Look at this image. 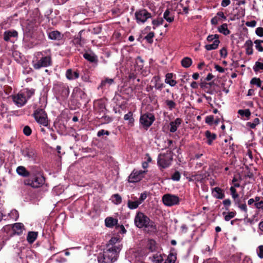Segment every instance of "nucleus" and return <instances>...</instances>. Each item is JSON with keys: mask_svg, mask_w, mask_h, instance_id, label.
Returning a JSON list of instances; mask_svg holds the SVG:
<instances>
[{"mask_svg": "<svg viewBox=\"0 0 263 263\" xmlns=\"http://www.w3.org/2000/svg\"><path fill=\"white\" fill-rule=\"evenodd\" d=\"M31 63L35 70L50 66L52 63L50 49L35 52L33 54Z\"/></svg>", "mask_w": 263, "mask_h": 263, "instance_id": "nucleus-1", "label": "nucleus"}, {"mask_svg": "<svg viewBox=\"0 0 263 263\" xmlns=\"http://www.w3.org/2000/svg\"><path fill=\"white\" fill-rule=\"evenodd\" d=\"M135 225L139 229H142L147 233H155L157 231V226L155 222L143 213L138 212L134 218Z\"/></svg>", "mask_w": 263, "mask_h": 263, "instance_id": "nucleus-2", "label": "nucleus"}, {"mask_svg": "<svg viewBox=\"0 0 263 263\" xmlns=\"http://www.w3.org/2000/svg\"><path fill=\"white\" fill-rule=\"evenodd\" d=\"M39 25L40 18L38 16L31 17L27 20L24 25H23V30L24 35L27 37H34Z\"/></svg>", "mask_w": 263, "mask_h": 263, "instance_id": "nucleus-3", "label": "nucleus"}, {"mask_svg": "<svg viewBox=\"0 0 263 263\" xmlns=\"http://www.w3.org/2000/svg\"><path fill=\"white\" fill-rule=\"evenodd\" d=\"M34 91L35 90L33 88L25 89L17 94L12 95V101L17 107H21L24 106L28 100L34 94Z\"/></svg>", "mask_w": 263, "mask_h": 263, "instance_id": "nucleus-4", "label": "nucleus"}, {"mask_svg": "<svg viewBox=\"0 0 263 263\" xmlns=\"http://www.w3.org/2000/svg\"><path fill=\"white\" fill-rule=\"evenodd\" d=\"M119 254V253L113 250L109 249L106 247V250L103 252V253L100 254L98 256V262L99 263H112L117 260Z\"/></svg>", "mask_w": 263, "mask_h": 263, "instance_id": "nucleus-5", "label": "nucleus"}, {"mask_svg": "<svg viewBox=\"0 0 263 263\" xmlns=\"http://www.w3.org/2000/svg\"><path fill=\"white\" fill-rule=\"evenodd\" d=\"M25 230L24 226L22 223L18 222L14 223L12 226L6 225L2 229L1 233H6L8 236H12L13 235L22 234Z\"/></svg>", "mask_w": 263, "mask_h": 263, "instance_id": "nucleus-6", "label": "nucleus"}, {"mask_svg": "<svg viewBox=\"0 0 263 263\" xmlns=\"http://www.w3.org/2000/svg\"><path fill=\"white\" fill-rule=\"evenodd\" d=\"M173 160V156L171 152L166 153L160 154L157 159L158 166L163 168L168 167L171 164Z\"/></svg>", "mask_w": 263, "mask_h": 263, "instance_id": "nucleus-7", "label": "nucleus"}, {"mask_svg": "<svg viewBox=\"0 0 263 263\" xmlns=\"http://www.w3.org/2000/svg\"><path fill=\"white\" fill-rule=\"evenodd\" d=\"M33 116L36 122L43 126H47L48 120L47 115L43 109L37 108L34 111Z\"/></svg>", "mask_w": 263, "mask_h": 263, "instance_id": "nucleus-8", "label": "nucleus"}, {"mask_svg": "<svg viewBox=\"0 0 263 263\" xmlns=\"http://www.w3.org/2000/svg\"><path fill=\"white\" fill-rule=\"evenodd\" d=\"M152 16V14L145 9L137 10L135 13V20L138 24H143Z\"/></svg>", "mask_w": 263, "mask_h": 263, "instance_id": "nucleus-9", "label": "nucleus"}, {"mask_svg": "<svg viewBox=\"0 0 263 263\" xmlns=\"http://www.w3.org/2000/svg\"><path fill=\"white\" fill-rule=\"evenodd\" d=\"M162 201L165 205L172 206L179 204L180 199L179 197L176 195L166 194L163 196Z\"/></svg>", "mask_w": 263, "mask_h": 263, "instance_id": "nucleus-10", "label": "nucleus"}, {"mask_svg": "<svg viewBox=\"0 0 263 263\" xmlns=\"http://www.w3.org/2000/svg\"><path fill=\"white\" fill-rule=\"evenodd\" d=\"M155 120L154 115L152 113H146L141 115L140 123L145 129H147L153 123Z\"/></svg>", "mask_w": 263, "mask_h": 263, "instance_id": "nucleus-11", "label": "nucleus"}, {"mask_svg": "<svg viewBox=\"0 0 263 263\" xmlns=\"http://www.w3.org/2000/svg\"><path fill=\"white\" fill-rule=\"evenodd\" d=\"M106 247H108L109 249L113 250L116 252L120 253L122 248L121 239L117 236L113 237L109 240Z\"/></svg>", "mask_w": 263, "mask_h": 263, "instance_id": "nucleus-12", "label": "nucleus"}, {"mask_svg": "<svg viewBox=\"0 0 263 263\" xmlns=\"http://www.w3.org/2000/svg\"><path fill=\"white\" fill-rule=\"evenodd\" d=\"M45 182L44 177L41 174H37L28 179L27 184L32 187L37 188L42 186L45 183Z\"/></svg>", "mask_w": 263, "mask_h": 263, "instance_id": "nucleus-13", "label": "nucleus"}, {"mask_svg": "<svg viewBox=\"0 0 263 263\" xmlns=\"http://www.w3.org/2000/svg\"><path fill=\"white\" fill-rule=\"evenodd\" d=\"M54 89L58 95L62 98H67L69 94V90L67 85L64 83H59L54 86Z\"/></svg>", "mask_w": 263, "mask_h": 263, "instance_id": "nucleus-14", "label": "nucleus"}, {"mask_svg": "<svg viewBox=\"0 0 263 263\" xmlns=\"http://www.w3.org/2000/svg\"><path fill=\"white\" fill-rule=\"evenodd\" d=\"M146 172L145 171H138L134 170L128 176V180L130 183H136L140 180L143 177V175Z\"/></svg>", "mask_w": 263, "mask_h": 263, "instance_id": "nucleus-15", "label": "nucleus"}, {"mask_svg": "<svg viewBox=\"0 0 263 263\" xmlns=\"http://www.w3.org/2000/svg\"><path fill=\"white\" fill-rule=\"evenodd\" d=\"M154 84L153 87L157 90H161L164 86V84L161 82L160 78L158 76H155L151 81Z\"/></svg>", "mask_w": 263, "mask_h": 263, "instance_id": "nucleus-16", "label": "nucleus"}, {"mask_svg": "<svg viewBox=\"0 0 263 263\" xmlns=\"http://www.w3.org/2000/svg\"><path fill=\"white\" fill-rule=\"evenodd\" d=\"M182 120L179 118H176L174 121L170 123V132L171 133H175L181 125Z\"/></svg>", "mask_w": 263, "mask_h": 263, "instance_id": "nucleus-17", "label": "nucleus"}, {"mask_svg": "<svg viewBox=\"0 0 263 263\" xmlns=\"http://www.w3.org/2000/svg\"><path fill=\"white\" fill-rule=\"evenodd\" d=\"M48 36L50 40L60 41L62 39L63 35L59 31L54 30L48 32Z\"/></svg>", "mask_w": 263, "mask_h": 263, "instance_id": "nucleus-18", "label": "nucleus"}, {"mask_svg": "<svg viewBox=\"0 0 263 263\" xmlns=\"http://www.w3.org/2000/svg\"><path fill=\"white\" fill-rule=\"evenodd\" d=\"M66 78L69 80H73L78 79L80 75L77 71H73L71 69H68L65 73Z\"/></svg>", "mask_w": 263, "mask_h": 263, "instance_id": "nucleus-19", "label": "nucleus"}, {"mask_svg": "<svg viewBox=\"0 0 263 263\" xmlns=\"http://www.w3.org/2000/svg\"><path fill=\"white\" fill-rule=\"evenodd\" d=\"M212 193L213 196L217 199H222L224 197V194L223 191L219 187L213 188Z\"/></svg>", "mask_w": 263, "mask_h": 263, "instance_id": "nucleus-20", "label": "nucleus"}, {"mask_svg": "<svg viewBox=\"0 0 263 263\" xmlns=\"http://www.w3.org/2000/svg\"><path fill=\"white\" fill-rule=\"evenodd\" d=\"M17 32L15 30L6 31L4 33V39L5 41H11V37H16L17 36Z\"/></svg>", "mask_w": 263, "mask_h": 263, "instance_id": "nucleus-21", "label": "nucleus"}, {"mask_svg": "<svg viewBox=\"0 0 263 263\" xmlns=\"http://www.w3.org/2000/svg\"><path fill=\"white\" fill-rule=\"evenodd\" d=\"M133 200H128L127 201V207L130 210L137 209L140 204L136 197H132Z\"/></svg>", "mask_w": 263, "mask_h": 263, "instance_id": "nucleus-22", "label": "nucleus"}, {"mask_svg": "<svg viewBox=\"0 0 263 263\" xmlns=\"http://www.w3.org/2000/svg\"><path fill=\"white\" fill-rule=\"evenodd\" d=\"M105 226L108 228H112L118 225V220L111 217H107L105 220Z\"/></svg>", "mask_w": 263, "mask_h": 263, "instance_id": "nucleus-23", "label": "nucleus"}, {"mask_svg": "<svg viewBox=\"0 0 263 263\" xmlns=\"http://www.w3.org/2000/svg\"><path fill=\"white\" fill-rule=\"evenodd\" d=\"M245 47L246 49V54L248 55H252L253 53V42L251 40H248L245 43Z\"/></svg>", "mask_w": 263, "mask_h": 263, "instance_id": "nucleus-24", "label": "nucleus"}, {"mask_svg": "<svg viewBox=\"0 0 263 263\" xmlns=\"http://www.w3.org/2000/svg\"><path fill=\"white\" fill-rule=\"evenodd\" d=\"M83 57L91 63H95L98 61L97 57L92 52H85L83 54Z\"/></svg>", "mask_w": 263, "mask_h": 263, "instance_id": "nucleus-25", "label": "nucleus"}, {"mask_svg": "<svg viewBox=\"0 0 263 263\" xmlns=\"http://www.w3.org/2000/svg\"><path fill=\"white\" fill-rule=\"evenodd\" d=\"M124 120L128 121V125L129 126H133L134 125L135 120L133 118V114L131 111L128 112L127 114H125L124 116Z\"/></svg>", "mask_w": 263, "mask_h": 263, "instance_id": "nucleus-26", "label": "nucleus"}, {"mask_svg": "<svg viewBox=\"0 0 263 263\" xmlns=\"http://www.w3.org/2000/svg\"><path fill=\"white\" fill-rule=\"evenodd\" d=\"M173 74L172 73H168L165 75V82L169 84L171 86L173 87L177 84V82L173 79Z\"/></svg>", "mask_w": 263, "mask_h": 263, "instance_id": "nucleus-27", "label": "nucleus"}, {"mask_svg": "<svg viewBox=\"0 0 263 263\" xmlns=\"http://www.w3.org/2000/svg\"><path fill=\"white\" fill-rule=\"evenodd\" d=\"M37 237V232L30 231L28 233L27 236V240L29 243H32L36 239Z\"/></svg>", "mask_w": 263, "mask_h": 263, "instance_id": "nucleus-28", "label": "nucleus"}, {"mask_svg": "<svg viewBox=\"0 0 263 263\" xmlns=\"http://www.w3.org/2000/svg\"><path fill=\"white\" fill-rule=\"evenodd\" d=\"M17 173L20 176L23 177H28L29 176V172L23 166H19L17 167L16 170Z\"/></svg>", "mask_w": 263, "mask_h": 263, "instance_id": "nucleus-29", "label": "nucleus"}, {"mask_svg": "<svg viewBox=\"0 0 263 263\" xmlns=\"http://www.w3.org/2000/svg\"><path fill=\"white\" fill-rule=\"evenodd\" d=\"M219 43L220 41L219 40H215L213 44L206 45L204 47L208 51L214 50L218 48Z\"/></svg>", "mask_w": 263, "mask_h": 263, "instance_id": "nucleus-30", "label": "nucleus"}, {"mask_svg": "<svg viewBox=\"0 0 263 263\" xmlns=\"http://www.w3.org/2000/svg\"><path fill=\"white\" fill-rule=\"evenodd\" d=\"M235 204L239 209L244 213V217L247 218L248 216V209L246 203L240 204L239 201H236Z\"/></svg>", "mask_w": 263, "mask_h": 263, "instance_id": "nucleus-31", "label": "nucleus"}, {"mask_svg": "<svg viewBox=\"0 0 263 263\" xmlns=\"http://www.w3.org/2000/svg\"><path fill=\"white\" fill-rule=\"evenodd\" d=\"M148 250L153 252L157 251L158 247L156 242L153 239L149 240L147 243Z\"/></svg>", "mask_w": 263, "mask_h": 263, "instance_id": "nucleus-32", "label": "nucleus"}, {"mask_svg": "<svg viewBox=\"0 0 263 263\" xmlns=\"http://www.w3.org/2000/svg\"><path fill=\"white\" fill-rule=\"evenodd\" d=\"M218 31L225 35L230 33V30L228 28V25L226 23L222 24L218 28Z\"/></svg>", "mask_w": 263, "mask_h": 263, "instance_id": "nucleus-33", "label": "nucleus"}, {"mask_svg": "<svg viewBox=\"0 0 263 263\" xmlns=\"http://www.w3.org/2000/svg\"><path fill=\"white\" fill-rule=\"evenodd\" d=\"M205 136L207 138V143L209 145H211L212 142L215 139L216 135L214 133H211L210 132L207 130L205 132Z\"/></svg>", "mask_w": 263, "mask_h": 263, "instance_id": "nucleus-34", "label": "nucleus"}, {"mask_svg": "<svg viewBox=\"0 0 263 263\" xmlns=\"http://www.w3.org/2000/svg\"><path fill=\"white\" fill-rule=\"evenodd\" d=\"M163 18L168 23L173 22L174 20V15L171 14L168 9H167L163 14Z\"/></svg>", "mask_w": 263, "mask_h": 263, "instance_id": "nucleus-35", "label": "nucleus"}, {"mask_svg": "<svg viewBox=\"0 0 263 263\" xmlns=\"http://www.w3.org/2000/svg\"><path fill=\"white\" fill-rule=\"evenodd\" d=\"M181 63L183 67L189 68L192 64V60L189 57H185L181 60Z\"/></svg>", "mask_w": 263, "mask_h": 263, "instance_id": "nucleus-36", "label": "nucleus"}, {"mask_svg": "<svg viewBox=\"0 0 263 263\" xmlns=\"http://www.w3.org/2000/svg\"><path fill=\"white\" fill-rule=\"evenodd\" d=\"M111 200L114 204L118 205L120 204L122 202V197L118 194H114L111 196Z\"/></svg>", "mask_w": 263, "mask_h": 263, "instance_id": "nucleus-37", "label": "nucleus"}, {"mask_svg": "<svg viewBox=\"0 0 263 263\" xmlns=\"http://www.w3.org/2000/svg\"><path fill=\"white\" fill-rule=\"evenodd\" d=\"M176 258V254L170 253L164 263H175Z\"/></svg>", "mask_w": 263, "mask_h": 263, "instance_id": "nucleus-38", "label": "nucleus"}, {"mask_svg": "<svg viewBox=\"0 0 263 263\" xmlns=\"http://www.w3.org/2000/svg\"><path fill=\"white\" fill-rule=\"evenodd\" d=\"M255 44V48L259 52L263 51V41L260 40H256L254 41Z\"/></svg>", "mask_w": 263, "mask_h": 263, "instance_id": "nucleus-39", "label": "nucleus"}, {"mask_svg": "<svg viewBox=\"0 0 263 263\" xmlns=\"http://www.w3.org/2000/svg\"><path fill=\"white\" fill-rule=\"evenodd\" d=\"M260 123L259 119L257 118H255L252 122H248L247 123V126L249 127L254 129Z\"/></svg>", "mask_w": 263, "mask_h": 263, "instance_id": "nucleus-40", "label": "nucleus"}, {"mask_svg": "<svg viewBox=\"0 0 263 263\" xmlns=\"http://www.w3.org/2000/svg\"><path fill=\"white\" fill-rule=\"evenodd\" d=\"M114 83V80L113 79L105 78L104 80L102 81L100 85V87H105L107 84L108 86Z\"/></svg>", "mask_w": 263, "mask_h": 263, "instance_id": "nucleus-41", "label": "nucleus"}, {"mask_svg": "<svg viewBox=\"0 0 263 263\" xmlns=\"http://www.w3.org/2000/svg\"><path fill=\"white\" fill-rule=\"evenodd\" d=\"M18 212L16 210H12L8 214V216L13 220H16L18 218Z\"/></svg>", "mask_w": 263, "mask_h": 263, "instance_id": "nucleus-42", "label": "nucleus"}, {"mask_svg": "<svg viewBox=\"0 0 263 263\" xmlns=\"http://www.w3.org/2000/svg\"><path fill=\"white\" fill-rule=\"evenodd\" d=\"M163 261V255L161 254H156L153 256L154 263H162Z\"/></svg>", "mask_w": 263, "mask_h": 263, "instance_id": "nucleus-43", "label": "nucleus"}, {"mask_svg": "<svg viewBox=\"0 0 263 263\" xmlns=\"http://www.w3.org/2000/svg\"><path fill=\"white\" fill-rule=\"evenodd\" d=\"M165 103L170 110H172L176 106V103L173 100H166Z\"/></svg>", "mask_w": 263, "mask_h": 263, "instance_id": "nucleus-44", "label": "nucleus"}, {"mask_svg": "<svg viewBox=\"0 0 263 263\" xmlns=\"http://www.w3.org/2000/svg\"><path fill=\"white\" fill-rule=\"evenodd\" d=\"M253 69L254 71L256 72L259 70H263V63L259 62H256L253 66Z\"/></svg>", "mask_w": 263, "mask_h": 263, "instance_id": "nucleus-45", "label": "nucleus"}, {"mask_svg": "<svg viewBox=\"0 0 263 263\" xmlns=\"http://www.w3.org/2000/svg\"><path fill=\"white\" fill-rule=\"evenodd\" d=\"M238 113L241 116L249 117L251 115V112L249 109H240L238 110Z\"/></svg>", "mask_w": 263, "mask_h": 263, "instance_id": "nucleus-46", "label": "nucleus"}, {"mask_svg": "<svg viewBox=\"0 0 263 263\" xmlns=\"http://www.w3.org/2000/svg\"><path fill=\"white\" fill-rule=\"evenodd\" d=\"M231 195L232 197L234 199V200L236 201V200L238 198L239 195L236 192V189L234 187H231L230 189Z\"/></svg>", "mask_w": 263, "mask_h": 263, "instance_id": "nucleus-47", "label": "nucleus"}, {"mask_svg": "<svg viewBox=\"0 0 263 263\" xmlns=\"http://www.w3.org/2000/svg\"><path fill=\"white\" fill-rule=\"evenodd\" d=\"M163 20L162 18H158L157 20H154L152 21V24L153 25V29H155L156 27H158L163 24Z\"/></svg>", "mask_w": 263, "mask_h": 263, "instance_id": "nucleus-48", "label": "nucleus"}, {"mask_svg": "<svg viewBox=\"0 0 263 263\" xmlns=\"http://www.w3.org/2000/svg\"><path fill=\"white\" fill-rule=\"evenodd\" d=\"M256 253L259 258L263 259V245L259 246L257 248Z\"/></svg>", "mask_w": 263, "mask_h": 263, "instance_id": "nucleus-49", "label": "nucleus"}, {"mask_svg": "<svg viewBox=\"0 0 263 263\" xmlns=\"http://www.w3.org/2000/svg\"><path fill=\"white\" fill-rule=\"evenodd\" d=\"M251 84L255 85L258 87H261V81L259 78H253L250 82Z\"/></svg>", "mask_w": 263, "mask_h": 263, "instance_id": "nucleus-50", "label": "nucleus"}, {"mask_svg": "<svg viewBox=\"0 0 263 263\" xmlns=\"http://www.w3.org/2000/svg\"><path fill=\"white\" fill-rule=\"evenodd\" d=\"M154 37V33L153 32H150L145 36V39L148 43H152L153 42Z\"/></svg>", "mask_w": 263, "mask_h": 263, "instance_id": "nucleus-51", "label": "nucleus"}, {"mask_svg": "<svg viewBox=\"0 0 263 263\" xmlns=\"http://www.w3.org/2000/svg\"><path fill=\"white\" fill-rule=\"evenodd\" d=\"M236 215L235 212H229L224 217V220L227 221H229L231 219L233 218Z\"/></svg>", "mask_w": 263, "mask_h": 263, "instance_id": "nucleus-52", "label": "nucleus"}, {"mask_svg": "<svg viewBox=\"0 0 263 263\" xmlns=\"http://www.w3.org/2000/svg\"><path fill=\"white\" fill-rule=\"evenodd\" d=\"M116 229L118 231V233L121 234H125L126 232V230H125L123 225H117L116 227Z\"/></svg>", "mask_w": 263, "mask_h": 263, "instance_id": "nucleus-53", "label": "nucleus"}, {"mask_svg": "<svg viewBox=\"0 0 263 263\" xmlns=\"http://www.w3.org/2000/svg\"><path fill=\"white\" fill-rule=\"evenodd\" d=\"M172 179L178 181L180 179V174L178 171H176L172 176Z\"/></svg>", "mask_w": 263, "mask_h": 263, "instance_id": "nucleus-54", "label": "nucleus"}, {"mask_svg": "<svg viewBox=\"0 0 263 263\" xmlns=\"http://www.w3.org/2000/svg\"><path fill=\"white\" fill-rule=\"evenodd\" d=\"M218 34H211L208 36L206 40L209 42H211L215 40H219Z\"/></svg>", "mask_w": 263, "mask_h": 263, "instance_id": "nucleus-55", "label": "nucleus"}, {"mask_svg": "<svg viewBox=\"0 0 263 263\" xmlns=\"http://www.w3.org/2000/svg\"><path fill=\"white\" fill-rule=\"evenodd\" d=\"M23 133L26 136H29L31 135L32 130L29 126H25L23 128Z\"/></svg>", "mask_w": 263, "mask_h": 263, "instance_id": "nucleus-56", "label": "nucleus"}, {"mask_svg": "<svg viewBox=\"0 0 263 263\" xmlns=\"http://www.w3.org/2000/svg\"><path fill=\"white\" fill-rule=\"evenodd\" d=\"M147 198V193L146 192L142 193L140 198L138 199V202L141 204Z\"/></svg>", "mask_w": 263, "mask_h": 263, "instance_id": "nucleus-57", "label": "nucleus"}, {"mask_svg": "<svg viewBox=\"0 0 263 263\" xmlns=\"http://www.w3.org/2000/svg\"><path fill=\"white\" fill-rule=\"evenodd\" d=\"M109 135V132L107 130H105L104 129H101V130H100L99 131H98V133H97V136L100 137L102 136H103V135Z\"/></svg>", "mask_w": 263, "mask_h": 263, "instance_id": "nucleus-58", "label": "nucleus"}, {"mask_svg": "<svg viewBox=\"0 0 263 263\" xmlns=\"http://www.w3.org/2000/svg\"><path fill=\"white\" fill-rule=\"evenodd\" d=\"M255 33L258 36H259L260 37L263 36V28H262V27L257 28L256 29V31H255Z\"/></svg>", "mask_w": 263, "mask_h": 263, "instance_id": "nucleus-59", "label": "nucleus"}, {"mask_svg": "<svg viewBox=\"0 0 263 263\" xmlns=\"http://www.w3.org/2000/svg\"><path fill=\"white\" fill-rule=\"evenodd\" d=\"M214 121V117L212 116H209L205 118V122L209 124H212Z\"/></svg>", "mask_w": 263, "mask_h": 263, "instance_id": "nucleus-60", "label": "nucleus"}, {"mask_svg": "<svg viewBox=\"0 0 263 263\" xmlns=\"http://www.w3.org/2000/svg\"><path fill=\"white\" fill-rule=\"evenodd\" d=\"M220 54L221 57L226 58L227 55V51L225 48H222L220 50Z\"/></svg>", "mask_w": 263, "mask_h": 263, "instance_id": "nucleus-61", "label": "nucleus"}, {"mask_svg": "<svg viewBox=\"0 0 263 263\" xmlns=\"http://www.w3.org/2000/svg\"><path fill=\"white\" fill-rule=\"evenodd\" d=\"M246 25L248 27H254L256 25V22L255 21H251L250 22H247Z\"/></svg>", "mask_w": 263, "mask_h": 263, "instance_id": "nucleus-62", "label": "nucleus"}, {"mask_svg": "<svg viewBox=\"0 0 263 263\" xmlns=\"http://www.w3.org/2000/svg\"><path fill=\"white\" fill-rule=\"evenodd\" d=\"M81 35H78L77 37H76L74 40V42L75 44H78L80 46H82V44L81 43Z\"/></svg>", "mask_w": 263, "mask_h": 263, "instance_id": "nucleus-63", "label": "nucleus"}, {"mask_svg": "<svg viewBox=\"0 0 263 263\" xmlns=\"http://www.w3.org/2000/svg\"><path fill=\"white\" fill-rule=\"evenodd\" d=\"M214 67L217 71H218L220 73H223L224 72V69L218 65H217V64L215 65Z\"/></svg>", "mask_w": 263, "mask_h": 263, "instance_id": "nucleus-64", "label": "nucleus"}]
</instances>
